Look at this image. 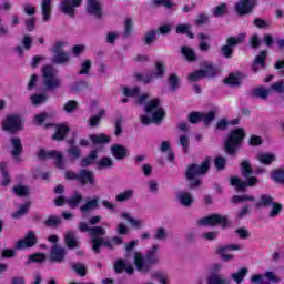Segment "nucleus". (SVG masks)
Instances as JSON below:
<instances>
[{
    "label": "nucleus",
    "instance_id": "obj_27",
    "mask_svg": "<svg viewBox=\"0 0 284 284\" xmlns=\"http://www.w3.org/2000/svg\"><path fill=\"white\" fill-rule=\"evenodd\" d=\"M243 74L241 72L230 73L227 78L224 79L226 85L231 88H239L242 83Z\"/></svg>",
    "mask_w": 284,
    "mask_h": 284
},
{
    "label": "nucleus",
    "instance_id": "obj_25",
    "mask_svg": "<svg viewBox=\"0 0 284 284\" xmlns=\"http://www.w3.org/2000/svg\"><path fill=\"white\" fill-rule=\"evenodd\" d=\"M89 139L92 145H108L112 141V138L105 133L90 134Z\"/></svg>",
    "mask_w": 284,
    "mask_h": 284
},
{
    "label": "nucleus",
    "instance_id": "obj_7",
    "mask_svg": "<svg viewBox=\"0 0 284 284\" xmlns=\"http://www.w3.org/2000/svg\"><path fill=\"white\" fill-rule=\"evenodd\" d=\"M165 72H168V65L161 61H156L154 64V73H146L144 75L143 73H135V79L136 81L144 83V85H148L152 83L154 79H163Z\"/></svg>",
    "mask_w": 284,
    "mask_h": 284
},
{
    "label": "nucleus",
    "instance_id": "obj_9",
    "mask_svg": "<svg viewBox=\"0 0 284 284\" xmlns=\"http://www.w3.org/2000/svg\"><path fill=\"white\" fill-rule=\"evenodd\" d=\"M245 41V34L241 33L237 37L231 36L226 39V44L222 45L220 53L224 59H232L234 57V49L236 45H241Z\"/></svg>",
    "mask_w": 284,
    "mask_h": 284
},
{
    "label": "nucleus",
    "instance_id": "obj_8",
    "mask_svg": "<svg viewBox=\"0 0 284 284\" xmlns=\"http://www.w3.org/2000/svg\"><path fill=\"white\" fill-rule=\"evenodd\" d=\"M214 119H216V110H211L209 112L193 111L187 115L189 123L196 125L202 121L204 128H210Z\"/></svg>",
    "mask_w": 284,
    "mask_h": 284
},
{
    "label": "nucleus",
    "instance_id": "obj_18",
    "mask_svg": "<svg viewBox=\"0 0 284 284\" xmlns=\"http://www.w3.org/2000/svg\"><path fill=\"white\" fill-rule=\"evenodd\" d=\"M87 12L97 19L103 17V8L101 7L100 0H87Z\"/></svg>",
    "mask_w": 284,
    "mask_h": 284
},
{
    "label": "nucleus",
    "instance_id": "obj_31",
    "mask_svg": "<svg viewBox=\"0 0 284 284\" xmlns=\"http://www.w3.org/2000/svg\"><path fill=\"white\" fill-rule=\"evenodd\" d=\"M251 95H253L255 99H262V101H267V99H270V89H265L263 87L254 88L251 91Z\"/></svg>",
    "mask_w": 284,
    "mask_h": 284
},
{
    "label": "nucleus",
    "instance_id": "obj_55",
    "mask_svg": "<svg viewBox=\"0 0 284 284\" xmlns=\"http://www.w3.org/2000/svg\"><path fill=\"white\" fill-rule=\"evenodd\" d=\"M201 79H205V71H203L202 69L189 74V81H191L192 83H196V81H201Z\"/></svg>",
    "mask_w": 284,
    "mask_h": 284
},
{
    "label": "nucleus",
    "instance_id": "obj_24",
    "mask_svg": "<svg viewBox=\"0 0 284 284\" xmlns=\"http://www.w3.org/2000/svg\"><path fill=\"white\" fill-rule=\"evenodd\" d=\"M64 245L68 247V250H77L81 247L79 244V240L77 239V233L74 231H67L64 234Z\"/></svg>",
    "mask_w": 284,
    "mask_h": 284
},
{
    "label": "nucleus",
    "instance_id": "obj_49",
    "mask_svg": "<svg viewBox=\"0 0 284 284\" xmlns=\"http://www.w3.org/2000/svg\"><path fill=\"white\" fill-rule=\"evenodd\" d=\"M8 164L6 162L0 163V172L2 173L3 180L1 185H10V174L8 173Z\"/></svg>",
    "mask_w": 284,
    "mask_h": 284
},
{
    "label": "nucleus",
    "instance_id": "obj_59",
    "mask_svg": "<svg viewBox=\"0 0 284 284\" xmlns=\"http://www.w3.org/2000/svg\"><path fill=\"white\" fill-rule=\"evenodd\" d=\"M128 264L125 263V260H116L113 264V270L115 274H123L125 272V266Z\"/></svg>",
    "mask_w": 284,
    "mask_h": 284
},
{
    "label": "nucleus",
    "instance_id": "obj_48",
    "mask_svg": "<svg viewBox=\"0 0 284 284\" xmlns=\"http://www.w3.org/2000/svg\"><path fill=\"white\" fill-rule=\"evenodd\" d=\"M70 61V57H68V53L65 52H59L54 53L52 58V63L61 64V63H68Z\"/></svg>",
    "mask_w": 284,
    "mask_h": 284
},
{
    "label": "nucleus",
    "instance_id": "obj_47",
    "mask_svg": "<svg viewBox=\"0 0 284 284\" xmlns=\"http://www.w3.org/2000/svg\"><path fill=\"white\" fill-rule=\"evenodd\" d=\"M45 261L44 253H34L29 255V260L26 262V265H30L32 263H43Z\"/></svg>",
    "mask_w": 284,
    "mask_h": 284
},
{
    "label": "nucleus",
    "instance_id": "obj_38",
    "mask_svg": "<svg viewBox=\"0 0 284 284\" xmlns=\"http://www.w3.org/2000/svg\"><path fill=\"white\" fill-rule=\"evenodd\" d=\"M178 199L181 203V205H184V207H190L192 203H194V197H192V194L187 192H181L178 194Z\"/></svg>",
    "mask_w": 284,
    "mask_h": 284
},
{
    "label": "nucleus",
    "instance_id": "obj_58",
    "mask_svg": "<svg viewBox=\"0 0 284 284\" xmlns=\"http://www.w3.org/2000/svg\"><path fill=\"white\" fill-rule=\"evenodd\" d=\"M153 123H161L163 119H165V110L163 108H160L152 113Z\"/></svg>",
    "mask_w": 284,
    "mask_h": 284
},
{
    "label": "nucleus",
    "instance_id": "obj_54",
    "mask_svg": "<svg viewBox=\"0 0 284 284\" xmlns=\"http://www.w3.org/2000/svg\"><path fill=\"white\" fill-rule=\"evenodd\" d=\"M272 210L268 214L270 219H276V216H278V214H281V212H283V204L278 203V202H273V204H271Z\"/></svg>",
    "mask_w": 284,
    "mask_h": 284
},
{
    "label": "nucleus",
    "instance_id": "obj_6",
    "mask_svg": "<svg viewBox=\"0 0 284 284\" xmlns=\"http://www.w3.org/2000/svg\"><path fill=\"white\" fill-rule=\"evenodd\" d=\"M58 74L59 71L51 64H47L42 68L43 85L49 92L61 88V79Z\"/></svg>",
    "mask_w": 284,
    "mask_h": 284
},
{
    "label": "nucleus",
    "instance_id": "obj_51",
    "mask_svg": "<svg viewBox=\"0 0 284 284\" xmlns=\"http://www.w3.org/2000/svg\"><path fill=\"white\" fill-rule=\"evenodd\" d=\"M98 170H105V168H114V161L111 158L104 156L97 163Z\"/></svg>",
    "mask_w": 284,
    "mask_h": 284
},
{
    "label": "nucleus",
    "instance_id": "obj_43",
    "mask_svg": "<svg viewBox=\"0 0 284 284\" xmlns=\"http://www.w3.org/2000/svg\"><path fill=\"white\" fill-rule=\"evenodd\" d=\"M271 179L275 181V183H280L284 185V169L280 168L271 172Z\"/></svg>",
    "mask_w": 284,
    "mask_h": 284
},
{
    "label": "nucleus",
    "instance_id": "obj_30",
    "mask_svg": "<svg viewBox=\"0 0 284 284\" xmlns=\"http://www.w3.org/2000/svg\"><path fill=\"white\" fill-rule=\"evenodd\" d=\"M61 217L57 215H49L48 219L43 221L44 227H50L51 230L61 227Z\"/></svg>",
    "mask_w": 284,
    "mask_h": 284
},
{
    "label": "nucleus",
    "instance_id": "obj_50",
    "mask_svg": "<svg viewBox=\"0 0 284 284\" xmlns=\"http://www.w3.org/2000/svg\"><path fill=\"white\" fill-rule=\"evenodd\" d=\"M134 196V191L132 190H126L115 196V201L118 203H125V201H130Z\"/></svg>",
    "mask_w": 284,
    "mask_h": 284
},
{
    "label": "nucleus",
    "instance_id": "obj_37",
    "mask_svg": "<svg viewBox=\"0 0 284 284\" xmlns=\"http://www.w3.org/2000/svg\"><path fill=\"white\" fill-rule=\"evenodd\" d=\"M256 159L262 165H272L273 161H276V155L272 153H258Z\"/></svg>",
    "mask_w": 284,
    "mask_h": 284
},
{
    "label": "nucleus",
    "instance_id": "obj_60",
    "mask_svg": "<svg viewBox=\"0 0 284 284\" xmlns=\"http://www.w3.org/2000/svg\"><path fill=\"white\" fill-rule=\"evenodd\" d=\"M13 192L17 196H28L30 194V189L23 185H17L13 187Z\"/></svg>",
    "mask_w": 284,
    "mask_h": 284
},
{
    "label": "nucleus",
    "instance_id": "obj_22",
    "mask_svg": "<svg viewBox=\"0 0 284 284\" xmlns=\"http://www.w3.org/2000/svg\"><path fill=\"white\" fill-rule=\"evenodd\" d=\"M11 145L13 150L11 151V156L17 161V163L21 162V154H23V144H21L20 138L11 139Z\"/></svg>",
    "mask_w": 284,
    "mask_h": 284
},
{
    "label": "nucleus",
    "instance_id": "obj_56",
    "mask_svg": "<svg viewBox=\"0 0 284 284\" xmlns=\"http://www.w3.org/2000/svg\"><path fill=\"white\" fill-rule=\"evenodd\" d=\"M207 284H230V280L222 278L220 275L213 274L207 277Z\"/></svg>",
    "mask_w": 284,
    "mask_h": 284
},
{
    "label": "nucleus",
    "instance_id": "obj_16",
    "mask_svg": "<svg viewBox=\"0 0 284 284\" xmlns=\"http://www.w3.org/2000/svg\"><path fill=\"white\" fill-rule=\"evenodd\" d=\"M256 8V0H240L235 4V11L240 17H245V14H251Z\"/></svg>",
    "mask_w": 284,
    "mask_h": 284
},
{
    "label": "nucleus",
    "instance_id": "obj_14",
    "mask_svg": "<svg viewBox=\"0 0 284 284\" xmlns=\"http://www.w3.org/2000/svg\"><path fill=\"white\" fill-rule=\"evenodd\" d=\"M81 3H83V0H61V12H63V14H68L71 18H74L77 14V9L74 8H80Z\"/></svg>",
    "mask_w": 284,
    "mask_h": 284
},
{
    "label": "nucleus",
    "instance_id": "obj_61",
    "mask_svg": "<svg viewBox=\"0 0 284 284\" xmlns=\"http://www.w3.org/2000/svg\"><path fill=\"white\" fill-rule=\"evenodd\" d=\"M123 94L124 97H139V94H141V89L139 87H134L132 89L124 87Z\"/></svg>",
    "mask_w": 284,
    "mask_h": 284
},
{
    "label": "nucleus",
    "instance_id": "obj_23",
    "mask_svg": "<svg viewBox=\"0 0 284 284\" xmlns=\"http://www.w3.org/2000/svg\"><path fill=\"white\" fill-rule=\"evenodd\" d=\"M236 250H241V245L231 244V245H226V246H220L217 248V254H220V256L222 257V261H232V258H234V256L227 252H232V251H236Z\"/></svg>",
    "mask_w": 284,
    "mask_h": 284
},
{
    "label": "nucleus",
    "instance_id": "obj_34",
    "mask_svg": "<svg viewBox=\"0 0 284 284\" xmlns=\"http://www.w3.org/2000/svg\"><path fill=\"white\" fill-rule=\"evenodd\" d=\"M168 85L170 87L171 92H176L181 88V79L176 73H172L168 78Z\"/></svg>",
    "mask_w": 284,
    "mask_h": 284
},
{
    "label": "nucleus",
    "instance_id": "obj_62",
    "mask_svg": "<svg viewBox=\"0 0 284 284\" xmlns=\"http://www.w3.org/2000/svg\"><path fill=\"white\" fill-rule=\"evenodd\" d=\"M77 108H79V103L74 100H69L64 104L63 110H65L68 112V114H72V112H74V110H77Z\"/></svg>",
    "mask_w": 284,
    "mask_h": 284
},
{
    "label": "nucleus",
    "instance_id": "obj_52",
    "mask_svg": "<svg viewBox=\"0 0 284 284\" xmlns=\"http://www.w3.org/2000/svg\"><path fill=\"white\" fill-rule=\"evenodd\" d=\"M253 26L260 30H270L271 28L270 21L262 18H255L253 20Z\"/></svg>",
    "mask_w": 284,
    "mask_h": 284
},
{
    "label": "nucleus",
    "instance_id": "obj_44",
    "mask_svg": "<svg viewBox=\"0 0 284 284\" xmlns=\"http://www.w3.org/2000/svg\"><path fill=\"white\" fill-rule=\"evenodd\" d=\"M181 53L183 54V57H185L186 61H190V62L196 61V53L194 52V50H192V48L182 47Z\"/></svg>",
    "mask_w": 284,
    "mask_h": 284
},
{
    "label": "nucleus",
    "instance_id": "obj_26",
    "mask_svg": "<svg viewBox=\"0 0 284 284\" xmlns=\"http://www.w3.org/2000/svg\"><path fill=\"white\" fill-rule=\"evenodd\" d=\"M97 159H99V150L93 149L85 158L81 159L80 165L81 168H90V165H94Z\"/></svg>",
    "mask_w": 284,
    "mask_h": 284
},
{
    "label": "nucleus",
    "instance_id": "obj_46",
    "mask_svg": "<svg viewBox=\"0 0 284 284\" xmlns=\"http://www.w3.org/2000/svg\"><path fill=\"white\" fill-rule=\"evenodd\" d=\"M103 116H105V109L100 110L97 115L90 118V128H97V125L101 123V119H103Z\"/></svg>",
    "mask_w": 284,
    "mask_h": 284
},
{
    "label": "nucleus",
    "instance_id": "obj_15",
    "mask_svg": "<svg viewBox=\"0 0 284 284\" xmlns=\"http://www.w3.org/2000/svg\"><path fill=\"white\" fill-rule=\"evenodd\" d=\"M37 243H39V239H37L34 231H28L27 235L16 243V250H27L29 247H34Z\"/></svg>",
    "mask_w": 284,
    "mask_h": 284
},
{
    "label": "nucleus",
    "instance_id": "obj_33",
    "mask_svg": "<svg viewBox=\"0 0 284 284\" xmlns=\"http://www.w3.org/2000/svg\"><path fill=\"white\" fill-rule=\"evenodd\" d=\"M274 203V197L270 194H262L260 196V200L255 203V207L261 209V207H270Z\"/></svg>",
    "mask_w": 284,
    "mask_h": 284
},
{
    "label": "nucleus",
    "instance_id": "obj_5",
    "mask_svg": "<svg viewBox=\"0 0 284 284\" xmlns=\"http://www.w3.org/2000/svg\"><path fill=\"white\" fill-rule=\"evenodd\" d=\"M64 178L67 181H78L81 187H85V185L94 187V185H97L94 171L88 169H80L79 173L74 171H67Z\"/></svg>",
    "mask_w": 284,
    "mask_h": 284
},
{
    "label": "nucleus",
    "instance_id": "obj_4",
    "mask_svg": "<svg viewBox=\"0 0 284 284\" xmlns=\"http://www.w3.org/2000/svg\"><path fill=\"white\" fill-rule=\"evenodd\" d=\"M243 141H245V130L241 128L232 130L224 142V151L229 156H236V152L243 148Z\"/></svg>",
    "mask_w": 284,
    "mask_h": 284
},
{
    "label": "nucleus",
    "instance_id": "obj_63",
    "mask_svg": "<svg viewBox=\"0 0 284 284\" xmlns=\"http://www.w3.org/2000/svg\"><path fill=\"white\" fill-rule=\"evenodd\" d=\"M88 88V82L87 81H78L75 82L72 87H71V90L72 92H81L83 90H85Z\"/></svg>",
    "mask_w": 284,
    "mask_h": 284
},
{
    "label": "nucleus",
    "instance_id": "obj_41",
    "mask_svg": "<svg viewBox=\"0 0 284 284\" xmlns=\"http://www.w3.org/2000/svg\"><path fill=\"white\" fill-rule=\"evenodd\" d=\"M32 105H43L48 101V95L44 93H36L30 97Z\"/></svg>",
    "mask_w": 284,
    "mask_h": 284
},
{
    "label": "nucleus",
    "instance_id": "obj_17",
    "mask_svg": "<svg viewBox=\"0 0 284 284\" xmlns=\"http://www.w3.org/2000/svg\"><path fill=\"white\" fill-rule=\"evenodd\" d=\"M68 256V250L65 247L54 244L49 253V260L51 263H63Z\"/></svg>",
    "mask_w": 284,
    "mask_h": 284
},
{
    "label": "nucleus",
    "instance_id": "obj_21",
    "mask_svg": "<svg viewBox=\"0 0 284 284\" xmlns=\"http://www.w3.org/2000/svg\"><path fill=\"white\" fill-rule=\"evenodd\" d=\"M68 134H70V126L68 124H55V132L52 135V141H65Z\"/></svg>",
    "mask_w": 284,
    "mask_h": 284
},
{
    "label": "nucleus",
    "instance_id": "obj_10",
    "mask_svg": "<svg viewBox=\"0 0 284 284\" xmlns=\"http://www.w3.org/2000/svg\"><path fill=\"white\" fill-rule=\"evenodd\" d=\"M2 130H4V132H11L12 134L23 130V119L21 114L14 113L7 115L6 120L2 122Z\"/></svg>",
    "mask_w": 284,
    "mask_h": 284
},
{
    "label": "nucleus",
    "instance_id": "obj_36",
    "mask_svg": "<svg viewBox=\"0 0 284 284\" xmlns=\"http://www.w3.org/2000/svg\"><path fill=\"white\" fill-rule=\"evenodd\" d=\"M30 205H32L31 202H26L24 204H21L20 207L12 213V219H21V216H26V214H29Z\"/></svg>",
    "mask_w": 284,
    "mask_h": 284
},
{
    "label": "nucleus",
    "instance_id": "obj_3",
    "mask_svg": "<svg viewBox=\"0 0 284 284\" xmlns=\"http://www.w3.org/2000/svg\"><path fill=\"white\" fill-rule=\"evenodd\" d=\"M210 172V158H206L202 165L196 163L190 164L186 169L185 176L189 181V187L194 190V187H199L201 185V180L196 179V176H203Z\"/></svg>",
    "mask_w": 284,
    "mask_h": 284
},
{
    "label": "nucleus",
    "instance_id": "obj_20",
    "mask_svg": "<svg viewBox=\"0 0 284 284\" xmlns=\"http://www.w3.org/2000/svg\"><path fill=\"white\" fill-rule=\"evenodd\" d=\"M111 154L115 161H125L130 156V152L123 144H113L111 146Z\"/></svg>",
    "mask_w": 284,
    "mask_h": 284
},
{
    "label": "nucleus",
    "instance_id": "obj_19",
    "mask_svg": "<svg viewBox=\"0 0 284 284\" xmlns=\"http://www.w3.org/2000/svg\"><path fill=\"white\" fill-rule=\"evenodd\" d=\"M79 232H88L91 237L97 236V234H106V231L103 226H91L85 222H80L78 224Z\"/></svg>",
    "mask_w": 284,
    "mask_h": 284
},
{
    "label": "nucleus",
    "instance_id": "obj_28",
    "mask_svg": "<svg viewBox=\"0 0 284 284\" xmlns=\"http://www.w3.org/2000/svg\"><path fill=\"white\" fill-rule=\"evenodd\" d=\"M267 61V51L266 50H262L260 52L258 55L255 57L254 61H253V67L252 70L253 72H258V67L261 65V68H265V63Z\"/></svg>",
    "mask_w": 284,
    "mask_h": 284
},
{
    "label": "nucleus",
    "instance_id": "obj_12",
    "mask_svg": "<svg viewBox=\"0 0 284 284\" xmlns=\"http://www.w3.org/2000/svg\"><path fill=\"white\" fill-rule=\"evenodd\" d=\"M105 234H95L91 236L90 243L94 254H101L102 247H108V250H114V244L110 242L108 237H103Z\"/></svg>",
    "mask_w": 284,
    "mask_h": 284
},
{
    "label": "nucleus",
    "instance_id": "obj_1",
    "mask_svg": "<svg viewBox=\"0 0 284 284\" xmlns=\"http://www.w3.org/2000/svg\"><path fill=\"white\" fill-rule=\"evenodd\" d=\"M240 172L242 179L239 176H231L230 185H232L236 192H247V187H256L257 183H261L258 178L254 176V168H252V160H242L240 162Z\"/></svg>",
    "mask_w": 284,
    "mask_h": 284
},
{
    "label": "nucleus",
    "instance_id": "obj_39",
    "mask_svg": "<svg viewBox=\"0 0 284 284\" xmlns=\"http://www.w3.org/2000/svg\"><path fill=\"white\" fill-rule=\"evenodd\" d=\"M245 276H247V268L242 267L236 273L231 274V278L234 283L241 284L245 280Z\"/></svg>",
    "mask_w": 284,
    "mask_h": 284
},
{
    "label": "nucleus",
    "instance_id": "obj_13",
    "mask_svg": "<svg viewBox=\"0 0 284 284\" xmlns=\"http://www.w3.org/2000/svg\"><path fill=\"white\" fill-rule=\"evenodd\" d=\"M38 159H54L55 168H58V170H65V163H63V153H61V151H57V150L45 151L41 149L38 152Z\"/></svg>",
    "mask_w": 284,
    "mask_h": 284
},
{
    "label": "nucleus",
    "instance_id": "obj_53",
    "mask_svg": "<svg viewBox=\"0 0 284 284\" xmlns=\"http://www.w3.org/2000/svg\"><path fill=\"white\" fill-rule=\"evenodd\" d=\"M72 270L78 276H87L88 275V267L82 263H74L72 264Z\"/></svg>",
    "mask_w": 284,
    "mask_h": 284
},
{
    "label": "nucleus",
    "instance_id": "obj_11",
    "mask_svg": "<svg viewBox=\"0 0 284 284\" xmlns=\"http://www.w3.org/2000/svg\"><path fill=\"white\" fill-rule=\"evenodd\" d=\"M197 225H204V226L221 225V227L225 229L227 227V225H230V221H227V215L223 216L221 214H211L209 216L197 220Z\"/></svg>",
    "mask_w": 284,
    "mask_h": 284
},
{
    "label": "nucleus",
    "instance_id": "obj_64",
    "mask_svg": "<svg viewBox=\"0 0 284 284\" xmlns=\"http://www.w3.org/2000/svg\"><path fill=\"white\" fill-rule=\"evenodd\" d=\"M271 90H273V92H277L278 94H284V81L280 80L277 82H274L271 85Z\"/></svg>",
    "mask_w": 284,
    "mask_h": 284
},
{
    "label": "nucleus",
    "instance_id": "obj_45",
    "mask_svg": "<svg viewBox=\"0 0 284 284\" xmlns=\"http://www.w3.org/2000/svg\"><path fill=\"white\" fill-rule=\"evenodd\" d=\"M197 39H200L199 48L201 52H207V50H210V44H207V42L205 41L210 40V36L204 33H199Z\"/></svg>",
    "mask_w": 284,
    "mask_h": 284
},
{
    "label": "nucleus",
    "instance_id": "obj_35",
    "mask_svg": "<svg viewBox=\"0 0 284 284\" xmlns=\"http://www.w3.org/2000/svg\"><path fill=\"white\" fill-rule=\"evenodd\" d=\"M159 105H161V99L154 98L146 103L144 112L146 114H152L153 112H156V110L160 109Z\"/></svg>",
    "mask_w": 284,
    "mask_h": 284
},
{
    "label": "nucleus",
    "instance_id": "obj_42",
    "mask_svg": "<svg viewBox=\"0 0 284 284\" xmlns=\"http://www.w3.org/2000/svg\"><path fill=\"white\" fill-rule=\"evenodd\" d=\"M99 207V197H94L91 201H87L85 204L80 206V212H90V210H97Z\"/></svg>",
    "mask_w": 284,
    "mask_h": 284
},
{
    "label": "nucleus",
    "instance_id": "obj_32",
    "mask_svg": "<svg viewBox=\"0 0 284 284\" xmlns=\"http://www.w3.org/2000/svg\"><path fill=\"white\" fill-rule=\"evenodd\" d=\"M81 201H83V195L79 191H75L71 197L65 200V203L74 210L81 205Z\"/></svg>",
    "mask_w": 284,
    "mask_h": 284
},
{
    "label": "nucleus",
    "instance_id": "obj_57",
    "mask_svg": "<svg viewBox=\"0 0 284 284\" xmlns=\"http://www.w3.org/2000/svg\"><path fill=\"white\" fill-rule=\"evenodd\" d=\"M158 33H159V31H156L154 29L146 32L144 36V40H143L145 45H152V43H154V41H156Z\"/></svg>",
    "mask_w": 284,
    "mask_h": 284
},
{
    "label": "nucleus",
    "instance_id": "obj_29",
    "mask_svg": "<svg viewBox=\"0 0 284 284\" xmlns=\"http://www.w3.org/2000/svg\"><path fill=\"white\" fill-rule=\"evenodd\" d=\"M42 10V20L50 21V17H52V0H42L41 3Z\"/></svg>",
    "mask_w": 284,
    "mask_h": 284
},
{
    "label": "nucleus",
    "instance_id": "obj_40",
    "mask_svg": "<svg viewBox=\"0 0 284 284\" xmlns=\"http://www.w3.org/2000/svg\"><path fill=\"white\" fill-rule=\"evenodd\" d=\"M202 72H204V78L210 77L211 79H214V77L219 74V68L212 63H207L204 65V69H202Z\"/></svg>",
    "mask_w": 284,
    "mask_h": 284
},
{
    "label": "nucleus",
    "instance_id": "obj_2",
    "mask_svg": "<svg viewBox=\"0 0 284 284\" xmlns=\"http://www.w3.org/2000/svg\"><path fill=\"white\" fill-rule=\"evenodd\" d=\"M158 252L159 244H154L151 248L148 250L145 258H143V254L136 252L134 254V265L138 272H150L152 265H156V263H159V258L156 257Z\"/></svg>",
    "mask_w": 284,
    "mask_h": 284
}]
</instances>
